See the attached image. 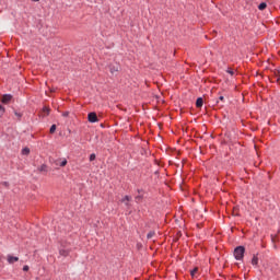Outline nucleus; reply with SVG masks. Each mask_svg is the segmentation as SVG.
Masks as SVG:
<instances>
[{"mask_svg":"<svg viewBox=\"0 0 280 280\" xmlns=\"http://www.w3.org/2000/svg\"><path fill=\"white\" fill-rule=\"evenodd\" d=\"M273 75H276V82H280V70H276L275 72H273Z\"/></svg>","mask_w":280,"mask_h":280,"instance_id":"obj_9","label":"nucleus"},{"mask_svg":"<svg viewBox=\"0 0 280 280\" xmlns=\"http://www.w3.org/2000/svg\"><path fill=\"white\" fill-rule=\"evenodd\" d=\"M142 199H143V195H139V196H137L136 197V202H141L142 201Z\"/></svg>","mask_w":280,"mask_h":280,"instance_id":"obj_14","label":"nucleus"},{"mask_svg":"<svg viewBox=\"0 0 280 280\" xmlns=\"http://www.w3.org/2000/svg\"><path fill=\"white\" fill-rule=\"evenodd\" d=\"M196 106H197L198 108H201V107L203 106V100H202L201 97H199V98L197 100Z\"/></svg>","mask_w":280,"mask_h":280,"instance_id":"obj_7","label":"nucleus"},{"mask_svg":"<svg viewBox=\"0 0 280 280\" xmlns=\"http://www.w3.org/2000/svg\"><path fill=\"white\" fill-rule=\"evenodd\" d=\"M271 241H273V242H275V237H271Z\"/></svg>","mask_w":280,"mask_h":280,"instance_id":"obj_28","label":"nucleus"},{"mask_svg":"<svg viewBox=\"0 0 280 280\" xmlns=\"http://www.w3.org/2000/svg\"><path fill=\"white\" fill-rule=\"evenodd\" d=\"M59 254L61 255V256H68L69 255V250L68 249H60L59 250Z\"/></svg>","mask_w":280,"mask_h":280,"instance_id":"obj_11","label":"nucleus"},{"mask_svg":"<svg viewBox=\"0 0 280 280\" xmlns=\"http://www.w3.org/2000/svg\"><path fill=\"white\" fill-rule=\"evenodd\" d=\"M131 201V197L130 196H125L122 199H121V202L126 205V207H130V202Z\"/></svg>","mask_w":280,"mask_h":280,"instance_id":"obj_3","label":"nucleus"},{"mask_svg":"<svg viewBox=\"0 0 280 280\" xmlns=\"http://www.w3.org/2000/svg\"><path fill=\"white\" fill-rule=\"evenodd\" d=\"M141 192H143V190L142 189H138V194L141 195Z\"/></svg>","mask_w":280,"mask_h":280,"instance_id":"obj_26","label":"nucleus"},{"mask_svg":"<svg viewBox=\"0 0 280 280\" xmlns=\"http://www.w3.org/2000/svg\"><path fill=\"white\" fill-rule=\"evenodd\" d=\"M89 121L90 122H96L97 121V116L95 113L89 114Z\"/></svg>","mask_w":280,"mask_h":280,"instance_id":"obj_4","label":"nucleus"},{"mask_svg":"<svg viewBox=\"0 0 280 280\" xmlns=\"http://www.w3.org/2000/svg\"><path fill=\"white\" fill-rule=\"evenodd\" d=\"M28 269H30L28 266H24V267H23V270H24V271H27Z\"/></svg>","mask_w":280,"mask_h":280,"instance_id":"obj_25","label":"nucleus"},{"mask_svg":"<svg viewBox=\"0 0 280 280\" xmlns=\"http://www.w3.org/2000/svg\"><path fill=\"white\" fill-rule=\"evenodd\" d=\"M56 129H57L56 125H52L50 128V133H54L56 131Z\"/></svg>","mask_w":280,"mask_h":280,"instance_id":"obj_17","label":"nucleus"},{"mask_svg":"<svg viewBox=\"0 0 280 280\" xmlns=\"http://www.w3.org/2000/svg\"><path fill=\"white\" fill-rule=\"evenodd\" d=\"M67 163H68V161L66 159H63L59 165L61 167H65L67 165Z\"/></svg>","mask_w":280,"mask_h":280,"instance_id":"obj_15","label":"nucleus"},{"mask_svg":"<svg viewBox=\"0 0 280 280\" xmlns=\"http://www.w3.org/2000/svg\"><path fill=\"white\" fill-rule=\"evenodd\" d=\"M119 70H120V66L118 63H112L109 66V71H110L112 74H115Z\"/></svg>","mask_w":280,"mask_h":280,"instance_id":"obj_2","label":"nucleus"},{"mask_svg":"<svg viewBox=\"0 0 280 280\" xmlns=\"http://www.w3.org/2000/svg\"><path fill=\"white\" fill-rule=\"evenodd\" d=\"M39 171H40V172H46V171H47V166H46V165H42V166L39 167Z\"/></svg>","mask_w":280,"mask_h":280,"instance_id":"obj_16","label":"nucleus"},{"mask_svg":"<svg viewBox=\"0 0 280 280\" xmlns=\"http://www.w3.org/2000/svg\"><path fill=\"white\" fill-rule=\"evenodd\" d=\"M19 260V258L18 257H13V256H8V261H9V264H13V262H15V261H18Z\"/></svg>","mask_w":280,"mask_h":280,"instance_id":"obj_8","label":"nucleus"},{"mask_svg":"<svg viewBox=\"0 0 280 280\" xmlns=\"http://www.w3.org/2000/svg\"><path fill=\"white\" fill-rule=\"evenodd\" d=\"M228 73H230L231 75H234V74H235V72H234L232 69H229V70H228Z\"/></svg>","mask_w":280,"mask_h":280,"instance_id":"obj_23","label":"nucleus"},{"mask_svg":"<svg viewBox=\"0 0 280 280\" xmlns=\"http://www.w3.org/2000/svg\"><path fill=\"white\" fill-rule=\"evenodd\" d=\"M267 8L266 2H260V4H258V10L264 11Z\"/></svg>","mask_w":280,"mask_h":280,"instance_id":"obj_10","label":"nucleus"},{"mask_svg":"<svg viewBox=\"0 0 280 280\" xmlns=\"http://www.w3.org/2000/svg\"><path fill=\"white\" fill-rule=\"evenodd\" d=\"M22 154H23V155H28V154H30V149H28V148H24V149L22 150Z\"/></svg>","mask_w":280,"mask_h":280,"instance_id":"obj_13","label":"nucleus"},{"mask_svg":"<svg viewBox=\"0 0 280 280\" xmlns=\"http://www.w3.org/2000/svg\"><path fill=\"white\" fill-rule=\"evenodd\" d=\"M198 272V268H195L194 270H191V276L195 277Z\"/></svg>","mask_w":280,"mask_h":280,"instance_id":"obj_19","label":"nucleus"},{"mask_svg":"<svg viewBox=\"0 0 280 280\" xmlns=\"http://www.w3.org/2000/svg\"><path fill=\"white\" fill-rule=\"evenodd\" d=\"M96 159V155L95 154H91L90 155V161L92 162V161H94Z\"/></svg>","mask_w":280,"mask_h":280,"instance_id":"obj_21","label":"nucleus"},{"mask_svg":"<svg viewBox=\"0 0 280 280\" xmlns=\"http://www.w3.org/2000/svg\"><path fill=\"white\" fill-rule=\"evenodd\" d=\"M154 235H155V232H150V233L148 234V238L151 240Z\"/></svg>","mask_w":280,"mask_h":280,"instance_id":"obj_18","label":"nucleus"},{"mask_svg":"<svg viewBox=\"0 0 280 280\" xmlns=\"http://www.w3.org/2000/svg\"><path fill=\"white\" fill-rule=\"evenodd\" d=\"M259 262V258L257 255H254V257L252 258V266H257Z\"/></svg>","mask_w":280,"mask_h":280,"instance_id":"obj_6","label":"nucleus"},{"mask_svg":"<svg viewBox=\"0 0 280 280\" xmlns=\"http://www.w3.org/2000/svg\"><path fill=\"white\" fill-rule=\"evenodd\" d=\"M69 114H70L69 112H65V113H62V116H63V117H68Z\"/></svg>","mask_w":280,"mask_h":280,"instance_id":"obj_24","label":"nucleus"},{"mask_svg":"<svg viewBox=\"0 0 280 280\" xmlns=\"http://www.w3.org/2000/svg\"><path fill=\"white\" fill-rule=\"evenodd\" d=\"M234 215H237L235 212H233Z\"/></svg>","mask_w":280,"mask_h":280,"instance_id":"obj_29","label":"nucleus"},{"mask_svg":"<svg viewBox=\"0 0 280 280\" xmlns=\"http://www.w3.org/2000/svg\"><path fill=\"white\" fill-rule=\"evenodd\" d=\"M245 254V247L244 246H238L234 250V256L237 260H242L244 258Z\"/></svg>","mask_w":280,"mask_h":280,"instance_id":"obj_1","label":"nucleus"},{"mask_svg":"<svg viewBox=\"0 0 280 280\" xmlns=\"http://www.w3.org/2000/svg\"><path fill=\"white\" fill-rule=\"evenodd\" d=\"M11 100H12V96L9 95V94H7V95H3L1 102H2L3 104H8Z\"/></svg>","mask_w":280,"mask_h":280,"instance_id":"obj_5","label":"nucleus"},{"mask_svg":"<svg viewBox=\"0 0 280 280\" xmlns=\"http://www.w3.org/2000/svg\"><path fill=\"white\" fill-rule=\"evenodd\" d=\"M1 185L7 187V188L9 187V183L8 182H2Z\"/></svg>","mask_w":280,"mask_h":280,"instance_id":"obj_22","label":"nucleus"},{"mask_svg":"<svg viewBox=\"0 0 280 280\" xmlns=\"http://www.w3.org/2000/svg\"><path fill=\"white\" fill-rule=\"evenodd\" d=\"M4 114V108L0 105V117Z\"/></svg>","mask_w":280,"mask_h":280,"instance_id":"obj_20","label":"nucleus"},{"mask_svg":"<svg viewBox=\"0 0 280 280\" xmlns=\"http://www.w3.org/2000/svg\"><path fill=\"white\" fill-rule=\"evenodd\" d=\"M49 112H50V109L48 107H44V109H43V117L48 116Z\"/></svg>","mask_w":280,"mask_h":280,"instance_id":"obj_12","label":"nucleus"},{"mask_svg":"<svg viewBox=\"0 0 280 280\" xmlns=\"http://www.w3.org/2000/svg\"><path fill=\"white\" fill-rule=\"evenodd\" d=\"M220 101H222V102H223V101H224V97H223V96H221V97H220Z\"/></svg>","mask_w":280,"mask_h":280,"instance_id":"obj_27","label":"nucleus"}]
</instances>
